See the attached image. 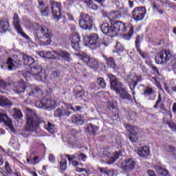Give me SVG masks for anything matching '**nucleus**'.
<instances>
[{"label": "nucleus", "mask_w": 176, "mask_h": 176, "mask_svg": "<svg viewBox=\"0 0 176 176\" xmlns=\"http://www.w3.org/2000/svg\"><path fill=\"white\" fill-rule=\"evenodd\" d=\"M10 23L8 19H0V32L5 33L9 30Z\"/></svg>", "instance_id": "obj_31"}, {"label": "nucleus", "mask_w": 176, "mask_h": 176, "mask_svg": "<svg viewBox=\"0 0 176 176\" xmlns=\"http://www.w3.org/2000/svg\"><path fill=\"white\" fill-rule=\"evenodd\" d=\"M111 23H104L100 25L101 32L103 34H106L107 32L109 30V28L110 27Z\"/></svg>", "instance_id": "obj_41"}, {"label": "nucleus", "mask_w": 176, "mask_h": 176, "mask_svg": "<svg viewBox=\"0 0 176 176\" xmlns=\"http://www.w3.org/2000/svg\"><path fill=\"white\" fill-rule=\"evenodd\" d=\"M80 38L81 37L79 35L78 32H75L72 34L70 38L72 47L76 51H80Z\"/></svg>", "instance_id": "obj_19"}, {"label": "nucleus", "mask_w": 176, "mask_h": 176, "mask_svg": "<svg viewBox=\"0 0 176 176\" xmlns=\"http://www.w3.org/2000/svg\"><path fill=\"white\" fill-rule=\"evenodd\" d=\"M8 117L5 113H0V123L4 122L6 126H7L11 130L14 128L10 120H8Z\"/></svg>", "instance_id": "obj_30"}, {"label": "nucleus", "mask_w": 176, "mask_h": 176, "mask_svg": "<svg viewBox=\"0 0 176 176\" xmlns=\"http://www.w3.org/2000/svg\"><path fill=\"white\" fill-rule=\"evenodd\" d=\"M47 57L50 60H63L65 62L69 63L72 60L71 53L66 50H59L58 52H47Z\"/></svg>", "instance_id": "obj_5"}, {"label": "nucleus", "mask_w": 176, "mask_h": 176, "mask_svg": "<svg viewBox=\"0 0 176 176\" xmlns=\"http://www.w3.org/2000/svg\"><path fill=\"white\" fill-rule=\"evenodd\" d=\"M5 169L7 171V173L10 175H11L12 173V170L11 168V166H10L9 163L8 162H6L5 164Z\"/></svg>", "instance_id": "obj_55"}, {"label": "nucleus", "mask_w": 176, "mask_h": 176, "mask_svg": "<svg viewBox=\"0 0 176 176\" xmlns=\"http://www.w3.org/2000/svg\"><path fill=\"white\" fill-rule=\"evenodd\" d=\"M26 162L30 165H37L39 163L38 156L34 157L33 159L32 158H27Z\"/></svg>", "instance_id": "obj_40"}, {"label": "nucleus", "mask_w": 176, "mask_h": 176, "mask_svg": "<svg viewBox=\"0 0 176 176\" xmlns=\"http://www.w3.org/2000/svg\"><path fill=\"white\" fill-rule=\"evenodd\" d=\"M9 105V100L3 97L0 98V107H6Z\"/></svg>", "instance_id": "obj_48"}, {"label": "nucleus", "mask_w": 176, "mask_h": 176, "mask_svg": "<svg viewBox=\"0 0 176 176\" xmlns=\"http://www.w3.org/2000/svg\"><path fill=\"white\" fill-rule=\"evenodd\" d=\"M129 15V9L125 7H122L120 10L111 12L110 16L113 19H118L120 17H125Z\"/></svg>", "instance_id": "obj_18"}, {"label": "nucleus", "mask_w": 176, "mask_h": 176, "mask_svg": "<svg viewBox=\"0 0 176 176\" xmlns=\"http://www.w3.org/2000/svg\"><path fill=\"white\" fill-rule=\"evenodd\" d=\"M107 107L111 112L113 117L117 116V115L118 114V111L117 110L116 105L113 104V102L108 101L107 102Z\"/></svg>", "instance_id": "obj_37"}, {"label": "nucleus", "mask_w": 176, "mask_h": 176, "mask_svg": "<svg viewBox=\"0 0 176 176\" xmlns=\"http://www.w3.org/2000/svg\"><path fill=\"white\" fill-rule=\"evenodd\" d=\"M36 41H39L43 45H50L52 38L54 37V33L50 30L46 26H42L38 23L33 24Z\"/></svg>", "instance_id": "obj_3"}, {"label": "nucleus", "mask_w": 176, "mask_h": 176, "mask_svg": "<svg viewBox=\"0 0 176 176\" xmlns=\"http://www.w3.org/2000/svg\"><path fill=\"white\" fill-rule=\"evenodd\" d=\"M136 164L137 162H135V160L133 158H129L125 161L123 168L127 172L132 171L135 168Z\"/></svg>", "instance_id": "obj_20"}, {"label": "nucleus", "mask_w": 176, "mask_h": 176, "mask_svg": "<svg viewBox=\"0 0 176 176\" xmlns=\"http://www.w3.org/2000/svg\"><path fill=\"white\" fill-rule=\"evenodd\" d=\"M40 104L44 109H49L55 107V100L50 98H44L40 102Z\"/></svg>", "instance_id": "obj_25"}, {"label": "nucleus", "mask_w": 176, "mask_h": 176, "mask_svg": "<svg viewBox=\"0 0 176 176\" xmlns=\"http://www.w3.org/2000/svg\"><path fill=\"white\" fill-rule=\"evenodd\" d=\"M98 130H99V128L96 125H94L91 123L88 124L87 129H85V131L89 135H96Z\"/></svg>", "instance_id": "obj_32"}, {"label": "nucleus", "mask_w": 176, "mask_h": 176, "mask_svg": "<svg viewBox=\"0 0 176 176\" xmlns=\"http://www.w3.org/2000/svg\"><path fill=\"white\" fill-rule=\"evenodd\" d=\"M104 58L107 63V65L110 67V68L117 70L118 69V65L116 64V60L113 57H107L106 56H104Z\"/></svg>", "instance_id": "obj_29"}, {"label": "nucleus", "mask_w": 176, "mask_h": 176, "mask_svg": "<svg viewBox=\"0 0 176 176\" xmlns=\"http://www.w3.org/2000/svg\"><path fill=\"white\" fill-rule=\"evenodd\" d=\"M141 41H142V37L140 35H137L136 38H135V48H139L140 47V44H141Z\"/></svg>", "instance_id": "obj_50"}, {"label": "nucleus", "mask_w": 176, "mask_h": 176, "mask_svg": "<svg viewBox=\"0 0 176 176\" xmlns=\"http://www.w3.org/2000/svg\"><path fill=\"white\" fill-rule=\"evenodd\" d=\"M115 30L116 31V36L120 32L126 33L122 35V38L126 41H130L134 34V27L130 24H125L122 21H113Z\"/></svg>", "instance_id": "obj_4"}, {"label": "nucleus", "mask_w": 176, "mask_h": 176, "mask_svg": "<svg viewBox=\"0 0 176 176\" xmlns=\"http://www.w3.org/2000/svg\"><path fill=\"white\" fill-rule=\"evenodd\" d=\"M28 83L23 80H21L20 81H18L14 87V90L16 93L19 94L21 93H24L25 91V89L27 88Z\"/></svg>", "instance_id": "obj_24"}, {"label": "nucleus", "mask_w": 176, "mask_h": 176, "mask_svg": "<svg viewBox=\"0 0 176 176\" xmlns=\"http://www.w3.org/2000/svg\"><path fill=\"white\" fill-rule=\"evenodd\" d=\"M155 95V89L153 87L147 86L142 94V96L144 98H148V100H151V96Z\"/></svg>", "instance_id": "obj_28"}, {"label": "nucleus", "mask_w": 176, "mask_h": 176, "mask_svg": "<svg viewBox=\"0 0 176 176\" xmlns=\"http://www.w3.org/2000/svg\"><path fill=\"white\" fill-rule=\"evenodd\" d=\"M81 60L89 68L93 69L94 70H97L99 69V62L95 58H90L87 54H84V56L81 58Z\"/></svg>", "instance_id": "obj_15"}, {"label": "nucleus", "mask_w": 176, "mask_h": 176, "mask_svg": "<svg viewBox=\"0 0 176 176\" xmlns=\"http://www.w3.org/2000/svg\"><path fill=\"white\" fill-rule=\"evenodd\" d=\"M84 3H85V4H87V6L89 8L91 6H93L94 1L93 0H86L85 1H84Z\"/></svg>", "instance_id": "obj_60"}, {"label": "nucleus", "mask_w": 176, "mask_h": 176, "mask_svg": "<svg viewBox=\"0 0 176 176\" xmlns=\"http://www.w3.org/2000/svg\"><path fill=\"white\" fill-rule=\"evenodd\" d=\"M162 102V96L160 94H158L157 100L155 101V104L153 105V109H157L159 108L160 104Z\"/></svg>", "instance_id": "obj_47"}, {"label": "nucleus", "mask_w": 176, "mask_h": 176, "mask_svg": "<svg viewBox=\"0 0 176 176\" xmlns=\"http://www.w3.org/2000/svg\"><path fill=\"white\" fill-rule=\"evenodd\" d=\"M7 87V83L3 80H0V87L5 89Z\"/></svg>", "instance_id": "obj_63"}, {"label": "nucleus", "mask_w": 176, "mask_h": 176, "mask_svg": "<svg viewBox=\"0 0 176 176\" xmlns=\"http://www.w3.org/2000/svg\"><path fill=\"white\" fill-rule=\"evenodd\" d=\"M170 50H162L155 56V62L157 65H167L170 62Z\"/></svg>", "instance_id": "obj_7"}, {"label": "nucleus", "mask_w": 176, "mask_h": 176, "mask_svg": "<svg viewBox=\"0 0 176 176\" xmlns=\"http://www.w3.org/2000/svg\"><path fill=\"white\" fill-rule=\"evenodd\" d=\"M50 4L51 7V12L52 13V16H54V19L58 22L61 17V3L58 2L55 0H50Z\"/></svg>", "instance_id": "obj_8"}, {"label": "nucleus", "mask_w": 176, "mask_h": 176, "mask_svg": "<svg viewBox=\"0 0 176 176\" xmlns=\"http://www.w3.org/2000/svg\"><path fill=\"white\" fill-rule=\"evenodd\" d=\"M79 135L80 133L76 129H70L66 135L67 142L70 145H75L78 141Z\"/></svg>", "instance_id": "obj_16"}, {"label": "nucleus", "mask_w": 176, "mask_h": 176, "mask_svg": "<svg viewBox=\"0 0 176 176\" xmlns=\"http://www.w3.org/2000/svg\"><path fill=\"white\" fill-rule=\"evenodd\" d=\"M115 140L117 145L122 146V138L120 136H116Z\"/></svg>", "instance_id": "obj_57"}, {"label": "nucleus", "mask_w": 176, "mask_h": 176, "mask_svg": "<svg viewBox=\"0 0 176 176\" xmlns=\"http://www.w3.org/2000/svg\"><path fill=\"white\" fill-rule=\"evenodd\" d=\"M117 94H120V101H124L126 102H133L132 96L123 89H121L120 92H118Z\"/></svg>", "instance_id": "obj_23"}, {"label": "nucleus", "mask_w": 176, "mask_h": 176, "mask_svg": "<svg viewBox=\"0 0 176 176\" xmlns=\"http://www.w3.org/2000/svg\"><path fill=\"white\" fill-rule=\"evenodd\" d=\"M162 122L164 124L168 125V127L172 130V131H176V124L173 122L171 120H167L166 118L162 119Z\"/></svg>", "instance_id": "obj_39"}, {"label": "nucleus", "mask_w": 176, "mask_h": 176, "mask_svg": "<svg viewBox=\"0 0 176 176\" xmlns=\"http://www.w3.org/2000/svg\"><path fill=\"white\" fill-rule=\"evenodd\" d=\"M96 82L99 85L100 88L104 89L107 86V83L105 82L104 78H99L97 79Z\"/></svg>", "instance_id": "obj_46"}, {"label": "nucleus", "mask_w": 176, "mask_h": 176, "mask_svg": "<svg viewBox=\"0 0 176 176\" xmlns=\"http://www.w3.org/2000/svg\"><path fill=\"white\" fill-rule=\"evenodd\" d=\"M164 149L166 152H175V151H176V148L174 146H171V145L166 146Z\"/></svg>", "instance_id": "obj_54"}, {"label": "nucleus", "mask_w": 176, "mask_h": 176, "mask_svg": "<svg viewBox=\"0 0 176 176\" xmlns=\"http://www.w3.org/2000/svg\"><path fill=\"white\" fill-rule=\"evenodd\" d=\"M67 168V160H61L60 162V169L65 172Z\"/></svg>", "instance_id": "obj_42"}, {"label": "nucleus", "mask_w": 176, "mask_h": 176, "mask_svg": "<svg viewBox=\"0 0 176 176\" xmlns=\"http://www.w3.org/2000/svg\"><path fill=\"white\" fill-rule=\"evenodd\" d=\"M65 157H67L69 162H73V160H74V159L76 158V157L74 155H65Z\"/></svg>", "instance_id": "obj_59"}, {"label": "nucleus", "mask_w": 176, "mask_h": 176, "mask_svg": "<svg viewBox=\"0 0 176 176\" xmlns=\"http://www.w3.org/2000/svg\"><path fill=\"white\" fill-rule=\"evenodd\" d=\"M81 19L79 20V25L84 30H91L93 28L94 18L89 14L82 12Z\"/></svg>", "instance_id": "obj_6"}, {"label": "nucleus", "mask_w": 176, "mask_h": 176, "mask_svg": "<svg viewBox=\"0 0 176 176\" xmlns=\"http://www.w3.org/2000/svg\"><path fill=\"white\" fill-rule=\"evenodd\" d=\"M124 127L128 131L127 137L131 142H137L138 137V128L131 125L130 124H125Z\"/></svg>", "instance_id": "obj_14"}, {"label": "nucleus", "mask_w": 176, "mask_h": 176, "mask_svg": "<svg viewBox=\"0 0 176 176\" xmlns=\"http://www.w3.org/2000/svg\"><path fill=\"white\" fill-rule=\"evenodd\" d=\"M136 153L140 157H142L144 159H147V157L150 155L151 151L148 146H144L142 147H139L136 151Z\"/></svg>", "instance_id": "obj_21"}, {"label": "nucleus", "mask_w": 176, "mask_h": 176, "mask_svg": "<svg viewBox=\"0 0 176 176\" xmlns=\"http://www.w3.org/2000/svg\"><path fill=\"white\" fill-rule=\"evenodd\" d=\"M30 96H38V94H42L41 89L36 85H31L30 87Z\"/></svg>", "instance_id": "obj_34"}, {"label": "nucleus", "mask_w": 176, "mask_h": 176, "mask_svg": "<svg viewBox=\"0 0 176 176\" xmlns=\"http://www.w3.org/2000/svg\"><path fill=\"white\" fill-rule=\"evenodd\" d=\"M150 68H151V70H153V72L155 74L160 75V70L157 67H156L153 65H150Z\"/></svg>", "instance_id": "obj_52"}, {"label": "nucleus", "mask_w": 176, "mask_h": 176, "mask_svg": "<svg viewBox=\"0 0 176 176\" xmlns=\"http://www.w3.org/2000/svg\"><path fill=\"white\" fill-rule=\"evenodd\" d=\"M67 109L69 111L72 110L74 112L80 111V110L82 109L81 106H78V105H75L74 107H73V106L71 104H67Z\"/></svg>", "instance_id": "obj_44"}, {"label": "nucleus", "mask_w": 176, "mask_h": 176, "mask_svg": "<svg viewBox=\"0 0 176 176\" xmlns=\"http://www.w3.org/2000/svg\"><path fill=\"white\" fill-rule=\"evenodd\" d=\"M131 14L136 22L142 21L146 14V7H135Z\"/></svg>", "instance_id": "obj_13"}, {"label": "nucleus", "mask_w": 176, "mask_h": 176, "mask_svg": "<svg viewBox=\"0 0 176 176\" xmlns=\"http://www.w3.org/2000/svg\"><path fill=\"white\" fill-rule=\"evenodd\" d=\"M18 65H21V60H14L12 58H8L6 63H3L1 67L4 70L12 71L16 68V66Z\"/></svg>", "instance_id": "obj_17"}, {"label": "nucleus", "mask_w": 176, "mask_h": 176, "mask_svg": "<svg viewBox=\"0 0 176 176\" xmlns=\"http://www.w3.org/2000/svg\"><path fill=\"white\" fill-rule=\"evenodd\" d=\"M151 6L153 7V10L154 11H157L160 8V5L156 1L151 2Z\"/></svg>", "instance_id": "obj_53"}, {"label": "nucleus", "mask_w": 176, "mask_h": 176, "mask_svg": "<svg viewBox=\"0 0 176 176\" xmlns=\"http://www.w3.org/2000/svg\"><path fill=\"white\" fill-rule=\"evenodd\" d=\"M154 169L158 174H160L162 176L168 175V170L160 165H155Z\"/></svg>", "instance_id": "obj_35"}, {"label": "nucleus", "mask_w": 176, "mask_h": 176, "mask_svg": "<svg viewBox=\"0 0 176 176\" xmlns=\"http://www.w3.org/2000/svg\"><path fill=\"white\" fill-rule=\"evenodd\" d=\"M39 7H41L40 12L43 16H48L50 14V10L49 6H45L43 1H41L38 3Z\"/></svg>", "instance_id": "obj_27"}, {"label": "nucleus", "mask_w": 176, "mask_h": 176, "mask_svg": "<svg viewBox=\"0 0 176 176\" xmlns=\"http://www.w3.org/2000/svg\"><path fill=\"white\" fill-rule=\"evenodd\" d=\"M164 88L166 90V93H168V94H171V91L170 89V86L168 85V84L164 83Z\"/></svg>", "instance_id": "obj_56"}, {"label": "nucleus", "mask_w": 176, "mask_h": 176, "mask_svg": "<svg viewBox=\"0 0 176 176\" xmlns=\"http://www.w3.org/2000/svg\"><path fill=\"white\" fill-rule=\"evenodd\" d=\"M138 82H139V80H135V81L132 80V82L130 83L129 88L131 89V90L132 91H133L134 89H135V87L138 85Z\"/></svg>", "instance_id": "obj_51"}, {"label": "nucleus", "mask_w": 176, "mask_h": 176, "mask_svg": "<svg viewBox=\"0 0 176 176\" xmlns=\"http://www.w3.org/2000/svg\"><path fill=\"white\" fill-rule=\"evenodd\" d=\"M147 174L148 175V176H157L155 172L151 169L148 170Z\"/></svg>", "instance_id": "obj_61"}, {"label": "nucleus", "mask_w": 176, "mask_h": 176, "mask_svg": "<svg viewBox=\"0 0 176 176\" xmlns=\"http://www.w3.org/2000/svg\"><path fill=\"white\" fill-rule=\"evenodd\" d=\"M23 63L25 65H27L30 67V72H26L23 73V77L28 81L30 78L28 74H32V76H37L40 80H43L45 78V74L42 72V66L38 65V62L35 61L34 58L32 56H29L28 54L23 55Z\"/></svg>", "instance_id": "obj_2"}, {"label": "nucleus", "mask_w": 176, "mask_h": 176, "mask_svg": "<svg viewBox=\"0 0 176 176\" xmlns=\"http://www.w3.org/2000/svg\"><path fill=\"white\" fill-rule=\"evenodd\" d=\"M160 109L161 111H165V112H167V109H166V107L165 103L162 102V103L160 104Z\"/></svg>", "instance_id": "obj_58"}, {"label": "nucleus", "mask_w": 176, "mask_h": 176, "mask_svg": "<svg viewBox=\"0 0 176 176\" xmlns=\"http://www.w3.org/2000/svg\"><path fill=\"white\" fill-rule=\"evenodd\" d=\"M72 122L78 124L79 126H82L84 124L85 121L83 120V117L82 115L76 114L72 116Z\"/></svg>", "instance_id": "obj_36"}, {"label": "nucleus", "mask_w": 176, "mask_h": 176, "mask_svg": "<svg viewBox=\"0 0 176 176\" xmlns=\"http://www.w3.org/2000/svg\"><path fill=\"white\" fill-rule=\"evenodd\" d=\"M105 35L111 38H113L116 36V28L114 27V21L111 22L110 26L108 28V30L106 32Z\"/></svg>", "instance_id": "obj_33"}, {"label": "nucleus", "mask_w": 176, "mask_h": 176, "mask_svg": "<svg viewBox=\"0 0 176 176\" xmlns=\"http://www.w3.org/2000/svg\"><path fill=\"white\" fill-rule=\"evenodd\" d=\"M137 52L139 53V54L141 56L143 60H146V58H148V54L141 50V47H137L136 48Z\"/></svg>", "instance_id": "obj_45"}, {"label": "nucleus", "mask_w": 176, "mask_h": 176, "mask_svg": "<svg viewBox=\"0 0 176 176\" xmlns=\"http://www.w3.org/2000/svg\"><path fill=\"white\" fill-rule=\"evenodd\" d=\"M21 20L17 13H15L13 16V25L14 27L15 30L18 34L21 35L23 38L26 39L27 41L30 40V37L23 31V28L21 25Z\"/></svg>", "instance_id": "obj_12"}, {"label": "nucleus", "mask_w": 176, "mask_h": 176, "mask_svg": "<svg viewBox=\"0 0 176 176\" xmlns=\"http://www.w3.org/2000/svg\"><path fill=\"white\" fill-rule=\"evenodd\" d=\"M90 9L96 11V10H98V4H96V3H93L92 6H91L89 7Z\"/></svg>", "instance_id": "obj_62"}, {"label": "nucleus", "mask_w": 176, "mask_h": 176, "mask_svg": "<svg viewBox=\"0 0 176 176\" xmlns=\"http://www.w3.org/2000/svg\"><path fill=\"white\" fill-rule=\"evenodd\" d=\"M72 112L68 110V107L67 109H56V110L54 113V116L55 118H63V117H68L71 116Z\"/></svg>", "instance_id": "obj_22"}, {"label": "nucleus", "mask_w": 176, "mask_h": 176, "mask_svg": "<svg viewBox=\"0 0 176 176\" xmlns=\"http://www.w3.org/2000/svg\"><path fill=\"white\" fill-rule=\"evenodd\" d=\"M26 124L25 130L28 132H34L38 130L41 126H44L49 132H52L54 125L49 122L47 125L43 118L35 113L32 109H26Z\"/></svg>", "instance_id": "obj_1"}, {"label": "nucleus", "mask_w": 176, "mask_h": 176, "mask_svg": "<svg viewBox=\"0 0 176 176\" xmlns=\"http://www.w3.org/2000/svg\"><path fill=\"white\" fill-rule=\"evenodd\" d=\"M167 67H171L175 72L176 70V57L170 54V60L168 63Z\"/></svg>", "instance_id": "obj_38"}, {"label": "nucleus", "mask_w": 176, "mask_h": 176, "mask_svg": "<svg viewBox=\"0 0 176 176\" xmlns=\"http://www.w3.org/2000/svg\"><path fill=\"white\" fill-rule=\"evenodd\" d=\"M86 39L89 41L87 45L91 50H96L101 45L100 37L98 34L91 33L89 36L84 38V40Z\"/></svg>", "instance_id": "obj_10"}, {"label": "nucleus", "mask_w": 176, "mask_h": 176, "mask_svg": "<svg viewBox=\"0 0 176 176\" xmlns=\"http://www.w3.org/2000/svg\"><path fill=\"white\" fill-rule=\"evenodd\" d=\"M73 96L78 101H82L84 98L87 100H90V94L87 91H85L83 87L77 85L73 89Z\"/></svg>", "instance_id": "obj_9"}, {"label": "nucleus", "mask_w": 176, "mask_h": 176, "mask_svg": "<svg viewBox=\"0 0 176 176\" xmlns=\"http://www.w3.org/2000/svg\"><path fill=\"white\" fill-rule=\"evenodd\" d=\"M107 76L109 79L111 89L117 94L120 93L123 87V84L120 82V80L111 73L107 74Z\"/></svg>", "instance_id": "obj_11"}, {"label": "nucleus", "mask_w": 176, "mask_h": 176, "mask_svg": "<svg viewBox=\"0 0 176 176\" xmlns=\"http://www.w3.org/2000/svg\"><path fill=\"white\" fill-rule=\"evenodd\" d=\"M14 113L13 116L15 119H20L23 117V115L19 109H14Z\"/></svg>", "instance_id": "obj_43"}, {"label": "nucleus", "mask_w": 176, "mask_h": 176, "mask_svg": "<svg viewBox=\"0 0 176 176\" xmlns=\"http://www.w3.org/2000/svg\"><path fill=\"white\" fill-rule=\"evenodd\" d=\"M116 50L117 53H121L124 52V47L120 43H117L116 45Z\"/></svg>", "instance_id": "obj_49"}, {"label": "nucleus", "mask_w": 176, "mask_h": 176, "mask_svg": "<svg viewBox=\"0 0 176 176\" xmlns=\"http://www.w3.org/2000/svg\"><path fill=\"white\" fill-rule=\"evenodd\" d=\"M49 160H50V162L51 163H54L55 162V157L54 155L52 154H50V156H49Z\"/></svg>", "instance_id": "obj_64"}, {"label": "nucleus", "mask_w": 176, "mask_h": 176, "mask_svg": "<svg viewBox=\"0 0 176 176\" xmlns=\"http://www.w3.org/2000/svg\"><path fill=\"white\" fill-rule=\"evenodd\" d=\"M102 157L103 160H104L108 164H111V162H114L115 161V159L111 155V152L109 151V149L107 148L103 150Z\"/></svg>", "instance_id": "obj_26"}]
</instances>
